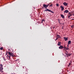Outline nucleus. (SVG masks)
<instances>
[{"label": "nucleus", "mask_w": 74, "mask_h": 74, "mask_svg": "<svg viewBox=\"0 0 74 74\" xmlns=\"http://www.w3.org/2000/svg\"><path fill=\"white\" fill-rule=\"evenodd\" d=\"M8 53H9L10 56L9 57V59H10V56H14V53H11V52H8Z\"/></svg>", "instance_id": "obj_1"}, {"label": "nucleus", "mask_w": 74, "mask_h": 74, "mask_svg": "<svg viewBox=\"0 0 74 74\" xmlns=\"http://www.w3.org/2000/svg\"><path fill=\"white\" fill-rule=\"evenodd\" d=\"M48 6H49V4H48L47 5H46V4H44L43 5V7L46 9L47 8V7H48Z\"/></svg>", "instance_id": "obj_2"}, {"label": "nucleus", "mask_w": 74, "mask_h": 74, "mask_svg": "<svg viewBox=\"0 0 74 74\" xmlns=\"http://www.w3.org/2000/svg\"><path fill=\"white\" fill-rule=\"evenodd\" d=\"M44 11H49V12H51V13H53V12L51 10H49V9H46V10H45Z\"/></svg>", "instance_id": "obj_3"}, {"label": "nucleus", "mask_w": 74, "mask_h": 74, "mask_svg": "<svg viewBox=\"0 0 74 74\" xmlns=\"http://www.w3.org/2000/svg\"><path fill=\"white\" fill-rule=\"evenodd\" d=\"M3 67H0V71L1 72H3Z\"/></svg>", "instance_id": "obj_4"}, {"label": "nucleus", "mask_w": 74, "mask_h": 74, "mask_svg": "<svg viewBox=\"0 0 74 74\" xmlns=\"http://www.w3.org/2000/svg\"><path fill=\"white\" fill-rule=\"evenodd\" d=\"M59 49H62L64 48V47L63 46H61L59 47Z\"/></svg>", "instance_id": "obj_5"}, {"label": "nucleus", "mask_w": 74, "mask_h": 74, "mask_svg": "<svg viewBox=\"0 0 74 74\" xmlns=\"http://www.w3.org/2000/svg\"><path fill=\"white\" fill-rule=\"evenodd\" d=\"M60 8L61 9V11H63V10H64V8L63 7V6H60Z\"/></svg>", "instance_id": "obj_6"}, {"label": "nucleus", "mask_w": 74, "mask_h": 74, "mask_svg": "<svg viewBox=\"0 0 74 74\" xmlns=\"http://www.w3.org/2000/svg\"><path fill=\"white\" fill-rule=\"evenodd\" d=\"M56 37L58 38H61V36H60V35H57Z\"/></svg>", "instance_id": "obj_7"}, {"label": "nucleus", "mask_w": 74, "mask_h": 74, "mask_svg": "<svg viewBox=\"0 0 74 74\" xmlns=\"http://www.w3.org/2000/svg\"><path fill=\"white\" fill-rule=\"evenodd\" d=\"M69 15L68 16V18H69L70 16H72L73 15V14L71 13H69Z\"/></svg>", "instance_id": "obj_8"}, {"label": "nucleus", "mask_w": 74, "mask_h": 74, "mask_svg": "<svg viewBox=\"0 0 74 74\" xmlns=\"http://www.w3.org/2000/svg\"><path fill=\"white\" fill-rule=\"evenodd\" d=\"M63 4H64V5H65V6H67V3L66 2H64L63 3Z\"/></svg>", "instance_id": "obj_9"}, {"label": "nucleus", "mask_w": 74, "mask_h": 74, "mask_svg": "<svg viewBox=\"0 0 74 74\" xmlns=\"http://www.w3.org/2000/svg\"><path fill=\"white\" fill-rule=\"evenodd\" d=\"M64 38L66 41H67V40H68V38H66L65 37H64Z\"/></svg>", "instance_id": "obj_10"}, {"label": "nucleus", "mask_w": 74, "mask_h": 74, "mask_svg": "<svg viewBox=\"0 0 74 74\" xmlns=\"http://www.w3.org/2000/svg\"><path fill=\"white\" fill-rule=\"evenodd\" d=\"M58 46H60L61 45V42H58Z\"/></svg>", "instance_id": "obj_11"}, {"label": "nucleus", "mask_w": 74, "mask_h": 74, "mask_svg": "<svg viewBox=\"0 0 74 74\" xmlns=\"http://www.w3.org/2000/svg\"><path fill=\"white\" fill-rule=\"evenodd\" d=\"M68 12H69V11L68 10H66L64 12L65 13H68Z\"/></svg>", "instance_id": "obj_12"}, {"label": "nucleus", "mask_w": 74, "mask_h": 74, "mask_svg": "<svg viewBox=\"0 0 74 74\" xmlns=\"http://www.w3.org/2000/svg\"><path fill=\"white\" fill-rule=\"evenodd\" d=\"M68 44L69 45V44H71V41L70 40H69L68 42Z\"/></svg>", "instance_id": "obj_13"}, {"label": "nucleus", "mask_w": 74, "mask_h": 74, "mask_svg": "<svg viewBox=\"0 0 74 74\" xmlns=\"http://www.w3.org/2000/svg\"><path fill=\"white\" fill-rule=\"evenodd\" d=\"M61 16L62 18H64V15H63V14L62 15L61 14Z\"/></svg>", "instance_id": "obj_14"}, {"label": "nucleus", "mask_w": 74, "mask_h": 74, "mask_svg": "<svg viewBox=\"0 0 74 74\" xmlns=\"http://www.w3.org/2000/svg\"><path fill=\"white\" fill-rule=\"evenodd\" d=\"M66 57H68L69 56V54L67 53L66 54Z\"/></svg>", "instance_id": "obj_15"}, {"label": "nucleus", "mask_w": 74, "mask_h": 74, "mask_svg": "<svg viewBox=\"0 0 74 74\" xmlns=\"http://www.w3.org/2000/svg\"><path fill=\"white\" fill-rule=\"evenodd\" d=\"M0 66H1V67H3V65L2 64H1L0 65Z\"/></svg>", "instance_id": "obj_16"}, {"label": "nucleus", "mask_w": 74, "mask_h": 74, "mask_svg": "<svg viewBox=\"0 0 74 74\" xmlns=\"http://www.w3.org/2000/svg\"><path fill=\"white\" fill-rule=\"evenodd\" d=\"M0 50H3V47H1L0 48Z\"/></svg>", "instance_id": "obj_17"}, {"label": "nucleus", "mask_w": 74, "mask_h": 74, "mask_svg": "<svg viewBox=\"0 0 74 74\" xmlns=\"http://www.w3.org/2000/svg\"><path fill=\"white\" fill-rule=\"evenodd\" d=\"M71 64V63H70L68 65V67H70V64Z\"/></svg>", "instance_id": "obj_18"}, {"label": "nucleus", "mask_w": 74, "mask_h": 74, "mask_svg": "<svg viewBox=\"0 0 74 74\" xmlns=\"http://www.w3.org/2000/svg\"><path fill=\"white\" fill-rule=\"evenodd\" d=\"M3 59L5 61V60H6V59H5V58H4V57H3Z\"/></svg>", "instance_id": "obj_19"}, {"label": "nucleus", "mask_w": 74, "mask_h": 74, "mask_svg": "<svg viewBox=\"0 0 74 74\" xmlns=\"http://www.w3.org/2000/svg\"><path fill=\"white\" fill-rule=\"evenodd\" d=\"M56 6H57V7H59V4H56Z\"/></svg>", "instance_id": "obj_20"}, {"label": "nucleus", "mask_w": 74, "mask_h": 74, "mask_svg": "<svg viewBox=\"0 0 74 74\" xmlns=\"http://www.w3.org/2000/svg\"><path fill=\"white\" fill-rule=\"evenodd\" d=\"M49 7H52V4L50 5L49 6Z\"/></svg>", "instance_id": "obj_21"}, {"label": "nucleus", "mask_w": 74, "mask_h": 74, "mask_svg": "<svg viewBox=\"0 0 74 74\" xmlns=\"http://www.w3.org/2000/svg\"><path fill=\"white\" fill-rule=\"evenodd\" d=\"M71 27H72V28H73V27H74V26L73 25H72L71 26Z\"/></svg>", "instance_id": "obj_22"}, {"label": "nucleus", "mask_w": 74, "mask_h": 74, "mask_svg": "<svg viewBox=\"0 0 74 74\" xmlns=\"http://www.w3.org/2000/svg\"><path fill=\"white\" fill-rule=\"evenodd\" d=\"M44 21V19H42V22Z\"/></svg>", "instance_id": "obj_23"}, {"label": "nucleus", "mask_w": 74, "mask_h": 74, "mask_svg": "<svg viewBox=\"0 0 74 74\" xmlns=\"http://www.w3.org/2000/svg\"><path fill=\"white\" fill-rule=\"evenodd\" d=\"M66 49H67V50H68V49H69V48H66Z\"/></svg>", "instance_id": "obj_24"}, {"label": "nucleus", "mask_w": 74, "mask_h": 74, "mask_svg": "<svg viewBox=\"0 0 74 74\" xmlns=\"http://www.w3.org/2000/svg\"><path fill=\"white\" fill-rule=\"evenodd\" d=\"M58 38H57V37H56V40H58Z\"/></svg>", "instance_id": "obj_25"}, {"label": "nucleus", "mask_w": 74, "mask_h": 74, "mask_svg": "<svg viewBox=\"0 0 74 74\" xmlns=\"http://www.w3.org/2000/svg\"><path fill=\"white\" fill-rule=\"evenodd\" d=\"M58 38H57V37H56V40H58Z\"/></svg>", "instance_id": "obj_26"}, {"label": "nucleus", "mask_w": 74, "mask_h": 74, "mask_svg": "<svg viewBox=\"0 0 74 74\" xmlns=\"http://www.w3.org/2000/svg\"><path fill=\"white\" fill-rule=\"evenodd\" d=\"M68 55H69V56H71V55H70V54H68Z\"/></svg>", "instance_id": "obj_27"}, {"label": "nucleus", "mask_w": 74, "mask_h": 74, "mask_svg": "<svg viewBox=\"0 0 74 74\" xmlns=\"http://www.w3.org/2000/svg\"><path fill=\"white\" fill-rule=\"evenodd\" d=\"M69 44H68V45H67V47H69Z\"/></svg>", "instance_id": "obj_28"}, {"label": "nucleus", "mask_w": 74, "mask_h": 74, "mask_svg": "<svg viewBox=\"0 0 74 74\" xmlns=\"http://www.w3.org/2000/svg\"><path fill=\"white\" fill-rule=\"evenodd\" d=\"M7 56H8V58H9V56H8V55H7Z\"/></svg>", "instance_id": "obj_29"}, {"label": "nucleus", "mask_w": 74, "mask_h": 74, "mask_svg": "<svg viewBox=\"0 0 74 74\" xmlns=\"http://www.w3.org/2000/svg\"><path fill=\"white\" fill-rule=\"evenodd\" d=\"M72 15H73V16H74V14H73Z\"/></svg>", "instance_id": "obj_30"}, {"label": "nucleus", "mask_w": 74, "mask_h": 74, "mask_svg": "<svg viewBox=\"0 0 74 74\" xmlns=\"http://www.w3.org/2000/svg\"><path fill=\"white\" fill-rule=\"evenodd\" d=\"M7 53H6V55H7Z\"/></svg>", "instance_id": "obj_31"}, {"label": "nucleus", "mask_w": 74, "mask_h": 74, "mask_svg": "<svg viewBox=\"0 0 74 74\" xmlns=\"http://www.w3.org/2000/svg\"><path fill=\"white\" fill-rule=\"evenodd\" d=\"M55 28V27H53V29H54Z\"/></svg>", "instance_id": "obj_32"}, {"label": "nucleus", "mask_w": 74, "mask_h": 74, "mask_svg": "<svg viewBox=\"0 0 74 74\" xmlns=\"http://www.w3.org/2000/svg\"><path fill=\"white\" fill-rule=\"evenodd\" d=\"M58 21H59V20H58Z\"/></svg>", "instance_id": "obj_33"}, {"label": "nucleus", "mask_w": 74, "mask_h": 74, "mask_svg": "<svg viewBox=\"0 0 74 74\" xmlns=\"http://www.w3.org/2000/svg\"><path fill=\"white\" fill-rule=\"evenodd\" d=\"M73 20H74V19H73Z\"/></svg>", "instance_id": "obj_34"}, {"label": "nucleus", "mask_w": 74, "mask_h": 74, "mask_svg": "<svg viewBox=\"0 0 74 74\" xmlns=\"http://www.w3.org/2000/svg\"><path fill=\"white\" fill-rule=\"evenodd\" d=\"M56 39L55 40V41H56Z\"/></svg>", "instance_id": "obj_35"}]
</instances>
